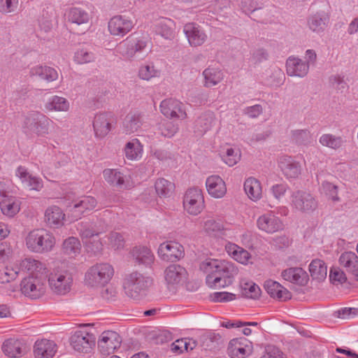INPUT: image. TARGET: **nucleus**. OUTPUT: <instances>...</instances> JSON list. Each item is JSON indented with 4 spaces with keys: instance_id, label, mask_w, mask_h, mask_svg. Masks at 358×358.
Listing matches in <instances>:
<instances>
[{
    "instance_id": "obj_1",
    "label": "nucleus",
    "mask_w": 358,
    "mask_h": 358,
    "mask_svg": "<svg viewBox=\"0 0 358 358\" xmlns=\"http://www.w3.org/2000/svg\"><path fill=\"white\" fill-rule=\"evenodd\" d=\"M200 268L207 274V285L213 288H221L231 285L238 274V269L234 264L220 259H206L200 264Z\"/></svg>"
},
{
    "instance_id": "obj_2",
    "label": "nucleus",
    "mask_w": 358,
    "mask_h": 358,
    "mask_svg": "<svg viewBox=\"0 0 358 358\" xmlns=\"http://www.w3.org/2000/svg\"><path fill=\"white\" fill-rule=\"evenodd\" d=\"M153 284V279L138 271H132L125 275L122 288L124 294L129 298L140 300L147 295Z\"/></svg>"
},
{
    "instance_id": "obj_3",
    "label": "nucleus",
    "mask_w": 358,
    "mask_h": 358,
    "mask_svg": "<svg viewBox=\"0 0 358 358\" xmlns=\"http://www.w3.org/2000/svg\"><path fill=\"white\" fill-rule=\"evenodd\" d=\"M24 244L29 252L43 254L54 249L56 238L50 231L43 228H37L27 234L24 237Z\"/></svg>"
},
{
    "instance_id": "obj_4",
    "label": "nucleus",
    "mask_w": 358,
    "mask_h": 358,
    "mask_svg": "<svg viewBox=\"0 0 358 358\" xmlns=\"http://www.w3.org/2000/svg\"><path fill=\"white\" fill-rule=\"evenodd\" d=\"M73 283L72 273L59 266L55 268L48 277L49 287L56 295L67 294L71 290Z\"/></svg>"
},
{
    "instance_id": "obj_5",
    "label": "nucleus",
    "mask_w": 358,
    "mask_h": 358,
    "mask_svg": "<svg viewBox=\"0 0 358 358\" xmlns=\"http://www.w3.org/2000/svg\"><path fill=\"white\" fill-rule=\"evenodd\" d=\"M46 278L47 275L24 278L20 285L22 294L31 299L44 296L48 288Z\"/></svg>"
},
{
    "instance_id": "obj_6",
    "label": "nucleus",
    "mask_w": 358,
    "mask_h": 358,
    "mask_svg": "<svg viewBox=\"0 0 358 358\" xmlns=\"http://www.w3.org/2000/svg\"><path fill=\"white\" fill-rule=\"evenodd\" d=\"M113 266L106 262L96 263L91 266V289H102L113 279Z\"/></svg>"
},
{
    "instance_id": "obj_7",
    "label": "nucleus",
    "mask_w": 358,
    "mask_h": 358,
    "mask_svg": "<svg viewBox=\"0 0 358 358\" xmlns=\"http://www.w3.org/2000/svg\"><path fill=\"white\" fill-rule=\"evenodd\" d=\"M148 43L149 40L148 38L143 37L138 38L134 41L121 43L118 46V50L123 57L132 59L135 57H139L142 53L148 55L150 52V50H147Z\"/></svg>"
},
{
    "instance_id": "obj_8",
    "label": "nucleus",
    "mask_w": 358,
    "mask_h": 358,
    "mask_svg": "<svg viewBox=\"0 0 358 358\" xmlns=\"http://www.w3.org/2000/svg\"><path fill=\"white\" fill-rule=\"evenodd\" d=\"M52 121L45 115H29L23 122V127L28 131L38 136H45L50 133Z\"/></svg>"
},
{
    "instance_id": "obj_9",
    "label": "nucleus",
    "mask_w": 358,
    "mask_h": 358,
    "mask_svg": "<svg viewBox=\"0 0 358 358\" xmlns=\"http://www.w3.org/2000/svg\"><path fill=\"white\" fill-rule=\"evenodd\" d=\"M291 205L296 210L310 213L316 209L317 202L315 197L308 192L297 190L291 195Z\"/></svg>"
},
{
    "instance_id": "obj_10",
    "label": "nucleus",
    "mask_w": 358,
    "mask_h": 358,
    "mask_svg": "<svg viewBox=\"0 0 358 358\" xmlns=\"http://www.w3.org/2000/svg\"><path fill=\"white\" fill-rule=\"evenodd\" d=\"M185 210L190 215H197L204 208V198L202 191L199 188L189 189L184 196Z\"/></svg>"
},
{
    "instance_id": "obj_11",
    "label": "nucleus",
    "mask_w": 358,
    "mask_h": 358,
    "mask_svg": "<svg viewBox=\"0 0 358 358\" xmlns=\"http://www.w3.org/2000/svg\"><path fill=\"white\" fill-rule=\"evenodd\" d=\"M161 113L171 119L184 120L187 117L184 105L179 100L169 98L163 100L159 105Z\"/></svg>"
},
{
    "instance_id": "obj_12",
    "label": "nucleus",
    "mask_w": 358,
    "mask_h": 358,
    "mask_svg": "<svg viewBox=\"0 0 358 358\" xmlns=\"http://www.w3.org/2000/svg\"><path fill=\"white\" fill-rule=\"evenodd\" d=\"M157 253L163 261L176 262L183 257L184 248L178 242L166 241L159 245Z\"/></svg>"
},
{
    "instance_id": "obj_13",
    "label": "nucleus",
    "mask_w": 358,
    "mask_h": 358,
    "mask_svg": "<svg viewBox=\"0 0 358 358\" xmlns=\"http://www.w3.org/2000/svg\"><path fill=\"white\" fill-rule=\"evenodd\" d=\"M120 336L113 331H105L99 336L97 342L99 350L103 355H109L120 347Z\"/></svg>"
},
{
    "instance_id": "obj_14",
    "label": "nucleus",
    "mask_w": 358,
    "mask_h": 358,
    "mask_svg": "<svg viewBox=\"0 0 358 358\" xmlns=\"http://www.w3.org/2000/svg\"><path fill=\"white\" fill-rule=\"evenodd\" d=\"M15 175L20 180L24 188L28 190L40 192L43 187L42 179L32 175L24 166H18L15 171Z\"/></svg>"
},
{
    "instance_id": "obj_15",
    "label": "nucleus",
    "mask_w": 358,
    "mask_h": 358,
    "mask_svg": "<svg viewBox=\"0 0 358 358\" xmlns=\"http://www.w3.org/2000/svg\"><path fill=\"white\" fill-rule=\"evenodd\" d=\"M252 342L243 337L231 340L227 349L231 358H245L252 354Z\"/></svg>"
},
{
    "instance_id": "obj_16",
    "label": "nucleus",
    "mask_w": 358,
    "mask_h": 358,
    "mask_svg": "<svg viewBox=\"0 0 358 358\" xmlns=\"http://www.w3.org/2000/svg\"><path fill=\"white\" fill-rule=\"evenodd\" d=\"M72 348L80 353H86L90 348V329L88 324H83L70 338Z\"/></svg>"
},
{
    "instance_id": "obj_17",
    "label": "nucleus",
    "mask_w": 358,
    "mask_h": 358,
    "mask_svg": "<svg viewBox=\"0 0 358 358\" xmlns=\"http://www.w3.org/2000/svg\"><path fill=\"white\" fill-rule=\"evenodd\" d=\"M133 22L127 17L115 15L108 23V29L114 36L123 37L133 28Z\"/></svg>"
},
{
    "instance_id": "obj_18",
    "label": "nucleus",
    "mask_w": 358,
    "mask_h": 358,
    "mask_svg": "<svg viewBox=\"0 0 358 358\" xmlns=\"http://www.w3.org/2000/svg\"><path fill=\"white\" fill-rule=\"evenodd\" d=\"M183 32L192 47L201 46L207 39V35L203 29L196 23L185 24L183 27Z\"/></svg>"
},
{
    "instance_id": "obj_19",
    "label": "nucleus",
    "mask_w": 358,
    "mask_h": 358,
    "mask_svg": "<svg viewBox=\"0 0 358 358\" xmlns=\"http://www.w3.org/2000/svg\"><path fill=\"white\" fill-rule=\"evenodd\" d=\"M106 181L120 189H128L132 187L129 178L117 169H106L103 171Z\"/></svg>"
},
{
    "instance_id": "obj_20",
    "label": "nucleus",
    "mask_w": 358,
    "mask_h": 358,
    "mask_svg": "<svg viewBox=\"0 0 358 358\" xmlns=\"http://www.w3.org/2000/svg\"><path fill=\"white\" fill-rule=\"evenodd\" d=\"M29 76L32 79L45 81L49 83L58 79L59 73L53 67L47 65L36 64L29 69Z\"/></svg>"
},
{
    "instance_id": "obj_21",
    "label": "nucleus",
    "mask_w": 358,
    "mask_h": 358,
    "mask_svg": "<svg viewBox=\"0 0 358 358\" xmlns=\"http://www.w3.org/2000/svg\"><path fill=\"white\" fill-rule=\"evenodd\" d=\"M20 273L28 274V276H40L47 275L45 265L34 258H25L17 264Z\"/></svg>"
},
{
    "instance_id": "obj_22",
    "label": "nucleus",
    "mask_w": 358,
    "mask_h": 358,
    "mask_svg": "<svg viewBox=\"0 0 358 358\" xmlns=\"http://www.w3.org/2000/svg\"><path fill=\"white\" fill-rule=\"evenodd\" d=\"M278 164L284 176L289 180L297 178L301 173L300 163L290 156L280 157Z\"/></svg>"
},
{
    "instance_id": "obj_23",
    "label": "nucleus",
    "mask_w": 358,
    "mask_h": 358,
    "mask_svg": "<svg viewBox=\"0 0 358 358\" xmlns=\"http://www.w3.org/2000/svg\"><path fill=\"white\" fill-rule=\"evenodd\" d=\"M58 350L57 345L52 340L38 339L33 347L34 358H53Z\"/></svg>"
},
{
    "instance_id": "obj_24",
    "label": "nucleus",
    "mask_w": 358,
    "mask_h": 358,
    "mask_svg": "<svg viewBox=\"0 0 358 358\" xmlns=\"http://www.w3.org/2000/svg\"><path fill=\"white\" fill-rule=\"evenodd\" d=\"M186 270L178 264H171L164 270L165 282L169 289H175L184 280Z\"/></svg>"
},
{
    "instance_id": "obj_25",
    "label": "nucleus",
    "mask_w": 358,
    "mask_h": 358,
    "mask_svg": "<svg viewBox=\"0 0 358 358\" xmlns=\"http://www.w3.org/2000/svg\"><path fill=\"white\" fill-rule=\"evenodd\" d=\"M66 215L64 210L56 205L48 206L44 212V222L50 228L59 229L64 225Z\"/></svg>"
},
{
    "instance_id": "obj_26",
    "label": "nucleus",
    "mask_w": 358,
    "mask_h": 358,
    "mask_svg": "<svg viewBox=\"0 0 358 358\" xmlns=\"http://www.w3.org/2000/svg\"><path fill=\"white\" fill-rule=\"evenodd\" d=\"M330 15L328 10H320L309 15L307 25L310 30L317 34L324 32L329 22Z\"/></svg>"
},
{
    "instance_id": "obj_27",
    "label": "nucleus",
    "mask_w": 358,
    "mask_h": 358,
    "mask_svg": "<svg viewBox=\"0 0 358 358\" xmlns=\"http://www.w3.org/2000/svg\"><path fill=\"white\" fill-rule=\"evenodd\" d=\"M259 229L268 234H273L282 229L283 224L278 217L272 213L259 216L257 220Z\"/></svg>"
},
{
    "instance_id": "obj_28",
    "label": "nucleus",
    "mask_w": 358,
    "mask_h": 358,
    "mask_svg": "<svg viewBox=\"0 0 358 358\" xmlns=\"http://www.w3.org/2000/svg\"><path fill=\"white\" fill-rule=\"evenodd\" d=\"M286 71L289 76L304 78L309 72L308 64L299 57L290 56L286 61Z\"/></svg>"
},
{
    "instance_id": "obj_29",
    "label": "nucleus",
    "mask_w": 358,
    "mask_h": 358,
    "mask_svg": "<svg viewBox=\"0 0 358 358\" xmlns=\"http://www.w3.org/2000/svg\"><path fill=\"white\" fill-rule=\"evenodd\" d=\"M113 121V115L110 113H101L94 116L93 127L95 136L103 137L111 129V123Z\"/></svg>"
},
{
    "instance_id": "obj_30",
    "label": "nucleus",
    "mask_w": 358,
    "mask_h": 358,
    "mask_svg": "<svg viewBox=\"0 0 358 358\" xmlns=\"http://www.w3.org/2000/svg\"><path fill=\"white\" fill-rule=\"evenodd\" d=\"M22 202L13 196H4L0 201V211L8 218L15 217L21 210Z\"/></svg>"
},
{
    "instance_id": "obj_31",
    "label": "nucleus",
    "mask_w": 358,
    "mask_h": 358,
    "mask_svg": "<svg viewBox=\"0 0 358 358\" xmlns=\"http://www.w3.org/2000/svg\"><path fill=\"white\" fill-rule=\"evenodd\" d=\"M282 278L292 284L304 286L308 281V273L300 267H291L281 273Z\"/></svg>"
},
{
    "instance_id": "obj_32",
    "label": "nucleus",
    "mask_w": 358,
    "mask_h": 358,
    "mask_svg": "<svg viewBox=\"0 0 358 358\" xmlns=\"http://www.w3.org/2000/svg\"><path fill=\"white\" fill-rule=\"evenodd\" d=\"M206 189L208 194L216 199L222 198L227 192L224 181L219 176H210L206 181Z\"/></svg>"
},
{
    "instance_id": "obj_33",
    "label": "nucleus",
    "mask_w": 358,
    "mask_h": 358,
    "mask_svg": "<svg viewBox=\"0 0 358 358\" xmlns=\"http://www.w3.org/2000/svg\"><path fill=\"white\" fill-rule=\"evenodd\" d=\"M3 353L10 358H19L24 355V345L15 338L6 339L1 345Z\"/></svg>"
},
{
    "instance_id": "obj_34",
    "label": "nucleus",
    "mask_w": 358,
    "mask_h": 358,
    "mask_svg": "<svg viewBox=\"0 0 358 358\" xmlns=\"http://www.w3.org/2000/svg\"><path fill=\"white\" fill-rule=\"evenodd\" d=\"M225 250L233 259L240 264L248 265L251 263L252 256L250 252L235 243L227 242Z\"/></svg>"
},
{
    "instance_id": "obj_35",
    "label": "nucleus",
    "mask_w": 358,
    "mask_h": 358,
    "mask_svg": "<svg viewBox=\"0 0 358 358\" xmlns=\"http://www.w3.org/2000/svg\"><path fill=\"white\" fill-rule=\"evenodd\" d=\"M203 85L206 88H211L220 83L224 79V73L217 66H209L203 71Z\"/></svg>"
},
{
    "instance_id": "obj_36",
    "label": "nucleus",
    "mask_w": 358,
    "mask_h": 358,
    "mask_svg": "<svg viewBox=\"0 0 358 358\" xmlns=\"http://www.w3.org/2000/svg\"><path fill=\"white\" fill-rule=\"evenodd\" d=\"M215 123V115L213 112H206L201 114L195 121L194 131L197 135H203L211 129Z\"/></svg>"
},
{
    "instance_id": "obj_37",
    "label": "nucleus",
    "mask_w": 358,
    "mask_h": 358,
    "mask_svg": "<svg viewBox=\"0 0 358 358\" xmlns=\"http://www.w3.org/2000/svg\"><path fill=\"white\" fill-rule=\"evenodd\" d=\"M264 288L267 293L273 298L286 301L291 298L290 292L279 282L268 280L264 282Z\"/></svg>"
},
{
    "instance_id": "obj_38",
    "label": "nucleus",
    "mask_w": 358,
    "mask_h": 358,
    "mask_svg": "<svg viewBox=\"0 0 358 358\" xmlns=\"http://www.w3.org/2000/svg\"><path fill=\"white\" fill-rule=\"evenodd\" d=\"M123 152L128 160L138 161L143 157V145L138 138H133L125 144Z\"/></svg>"
},
{
    "instance_id": "obj_39",
    "label": "nucleus",
    "mask_w": 358,
    "mask_h": 358,
    "mask_svg": "<svg viewBox=\"0 0 358 358\" xmlns=\"http://www.w3.org/2000/svg\"><path fill=\"white\" fill-rule=\"evenodd\" d=\"M142 124L141 114L136 111L129 112L122 122V129L126 134H131L137 131Z\"/></svg>"
},
{
    "instance_id": "obj_40",
    "label": "nucleus",
    "mask_w": 358,
    "mask_h": 358,
    "mask_svg": "<svg viewBox=\"0 0 358 358\" xmlns=\"http://www.w3.org/2000/svg\"><path fill=\"white\" fill-rule=\"evenodd\" d=\"M175 23L169 18H162L155 25V32L166 40H172L175 37Z\"/></svg>"
},
{
    "instance_id": "obj_41",
    "label": "nucleus",
    "mask_w": 358,
    "mask_h": 358,
    "mask_svg": "<svg viewBox=\"0 0 358 358\" xmlns=\"http://www.w3.org/2000/svg\"><path fill=\"white\" fill-rule=\"evenodd\" d=\"M44 108L48 112H67L70 108V103L64 97L54 95L45 103Z\"/></svg>"
},
{
    "instance_id": "obj_42",
    "label": "nucleus",
    "mask_w": 358,
    "mask_h": 358,
    "mask_svg": "<svg viewBox=\"0 0 358 358\" xmlns=\"http://www.w3.org/2000/svg\"><path fill=\"white\" fill-rule=\"evenodd\" d=\"M220 156L227 165L233 166L240 161L241 155L239 149L226 145L221 148Z\"/></svg>"
},
{
    "instance_id": "obj_43",
    "label": "nucleus",
    "mask_w": 358,
    "mask_h": 358,
    "mask_svg": "<svg viewBox=\"0 0 358 358\" xmlns=\"http://www.w3.org/2000/svg\"><path fill=\"white\" fill-rule=\"evenodd\" d=\"M244 190L248 197L257 201L262 198V188L260 182L252 177L248 178L244 182Z\"/></svg>"
},
{
    "instance_id": "obj_44",
    "label": "nucleus",
    "mask_w": 358,
    "mask_h": 358,
    "mask_svg": "<svg viewBox=\"0 0 358 358\" xmlns=\"http://www.w3.org/2000/svg\"><path fill=\"white\" fill-rule=\"evenodd\" d=\"M202 230L209 236L217 237L226 234V229L222 224L213 219H208L203 222Z\"/></svg>"
},
{
    "instance_id": "obj_45",
    "label": "nucleus",
    "mask_w": 358,
    "mask_h": 358,
    "mask_svg": "<svg viewBox=\"0 0 358 358\" xmlns=\"http://www.w3.org/2000/svg\"><path fill=\"white\" fill-rule=\"evenodd\" d=\"M62 250L64 255L76 258L81 252L80 242L76 237H69L63 241Z\"/></svg>"
},
{
    "instance_id": "obj_46",
    "label": "nucleus",
    "mask_w": 358,
    "mask_h": 358,
    "mask_svg": "<svg viewBox=\"0 0 358 358\" xmlns=\"http://www.w3.org/2000/svg\"><path fill=\"white\" fill-rule=\"evenodd\" d=\"M132 255L139 264L145 266L151 265L155 259L150 249L145 246L135 247L132 250Z\"/></svg>"
},
{
    "instance_id": "obj_47",
    "label": "nucleus",
    "mask_w": 358,
    "mask_h": 358,
    "mask_svg": "<svg viewBox=\"0 0 358 358\" xmlns=\"http://www.w3.org/2000/svg\"><path fill=\"white\" fill-rule=\"evenodd\" d=\"M339 263L353 274L358 268V257L353 252H345L340 256Z\"/></svg>"
},
{
    "instance_id": "obj_48",
    "label": "nucleus",
    "mask_w": 358,
    "mask_h": 358,
    "mask_svg": "<svg viewBox=\"0 0 358 358\" xmlns=\"http://www.w3.org/2000/svg\"><path fill=\"white\" fill-rule=\"evenodd\" d=\"M160 76V71L157 69L152 62L141 65L138 70V77L143 80L150 81Z\"/></svg>"
},
{
    "instance_id": "obj_49",
    "label": "nucleus",
    "mask_w": 358,
    "mask_h": 358,
    "mask_svg": "<svg viewBox=\"0 0 358 358\" xmlns=\"http://www.w3.org/2000/svg\"><path fill=\"white\" fill-rule=\"evenodd\" d=\"M309 271L314 279L322 280L326 278L327 275V266L324 261L313 259L309 265Z\"/></svg>"
},
{
    "instance_id": "obj_50",
    "label": "nucleus",
    "mask_w": 358,
    "mask_h": 358,
    "mask_svg": "<svg viewBox=\"0 0 358 358\" xmlns=\"http://www.w3.org/2000/svg\"><path fill=\"white\" fill-rule=\"evenodd\" d=\"M20 274L17 265L6 266L0 269V283L8 284L15 281Z\"/></svg>"
},
{
    "instance_id": "obj_51",
    "label": "nucleus",
    "mask_w": 358,
    "mask_h": 358,
    "mask_svg": "<svg viewBox=\"0 0 358 358\" xmlns=\"http://www.w3.org/2000/svg\"><path fill=\"white\" fill-rule=\"evenodd\" d=\"M319 142L322 145L334 150L340 148L343 144L341 136H336L331 134H322L320 137Z\"/></svg>"
},
{
    "instance_id": "obj_52",
    "label": "nucleus",
    "mask_w": 358,
    "mask_h": 358,
    "mask_svg": "<svg viewBox=\"0 0 358 358\" xmlns=\"http://www.w3.org/2000/svg\"><path fill=\"white\" fill-rule=\"evenodd\" d=\"M68 20L73 23L78 24L86 23L88 21V15L86 12L78 8H71L66 13Z\"/></svg>"
},
{
    "instance_id": "obj_53",
    "label": "nucleus",
    "mask_w": 358,
    "mask_h": 358,
    "mask_svg": "<svg viewBox=\"0 0 358 358\" xmlns=\"http://www.w3.org/2000/svg\"><path fill=\"white\" fill-rule=\"evenodd\" d=\"M285 79L283 71L279 68H273L266 78V84L272 87L281 85Z\"/></svg>"
},
{
    "instance_id": "obj_54",
    "label": "nucleus",
    "mask_w": 358,
    "mask_h": 358,
    "mask_svg": "<svg viewBox=\"0 0 358 358\" xmlns=\"http://www.w3.org/2000/svg\"><path fill=\"white\" fill-rule=\"evenodd\" d=\"M242 294L249 299H256L260 295V288L252 281L241 283Z\"/></svg>"
},
{
    "instance_id": "obj_55",
    "label": "nucleus",
    "mask_w": 358,
    "mask_h": 358,
    "mask_svg": "<svg viewBox=\"0 0 358 358\" xmlns=\"http://www.w3.org/2000/svg\"><path fill=\"white\" fill-rule=\"evenodd\" d=\"M155 187L158 195L167 196L172 192L173 184L164 178H159L155 182Z\"/></svg>"
},
{
    "instance_id": "obj_56",
    "label": "nucleus",
    "mask_w": 358,
    "mask_h": 358,
    "mask_svg": "<svg viewBox=\"0 0 358 358\" xmlns=\"http://www.w3.org/2000/svg\"><path fill=\"white\" fill-rule=\"evenodd\" d=\"M322 194L328 196L331 200L337 201L339 200L338 196L337 186L328 181H322L320 187Z\"/></svg>"
},
{
    "instance_id": "obj_57",
    "label": "nucleus",
    "mask_w": 358,
    "mask_h": 358,
    "mask_svg": "<svg viewBox=\"0 0 358 358\" xmlns=\"http://www.w3.org/2000/svg\"><path fill=\"white\" fill-rule=\"evenodd\" d=\"M195 346L194 343H192V345L190 342H187L186 339H178L176 340L171 344V350L175 353H182L183 351H188L189 350H192Z\"/></svg>"
},
{
    "instance_id": "obj_58",
    "label": "nucleus",
    "mask_w": 358,
    "mask_h": 358,
    "mask_svg": "<svg viewBox=\"0 0 358 358\" xmlns=\"http://www.w3.org/2000/svg\"><path fill=\"white\" fill-rule=\"evenodd\" d=\"M88 201L81 200L76 202L70 208V212L74 220H78L81 217L82 214L87 209Z\"/></svg>"
},
{
    "instance_id": "obj_59",
    "label": "nucleus",
    "mask_w": 358,
    "mask_h": 358,
    "mask_svg": "<svg viewBox=\"0 0 358 358\" xmlns=\"http://www.w3.org/2000/svg\"><path fill=\"white\" fill-rule=\"evenodd\" d=\"M89 58L88 45H80L75 53L74 60L78 64H85L88 62Z\"/></svg>"
},
{
    "instance_id": "obj_60",
    "label": "nucleus",
    "mask_w": 358,
    "mask_h": 358,
    "mask_svg": "<svg viewBox=\"0 0 358 358\" xmlns=\"http://www.w3.org/2000/svg\"><path fill=\"white\" fill-rule=\"evenodd\" d=\"M18 4L19 0H0V12L3 14L14 13Z\"/></svg>"
},
{
    "instance_id": "obj_61",
    "label": "nucleus",
    "mask_w": 358,
    "mask_h": 358,
    "mask_svg": "<svg viewBox=\"0 0 358 358\" xmlns=\"http://www.w3.org/2000/svg\"><path fill=\"white\" fill-rule=\"evenodd\" d=\"M159 130L164 137L171 138L177 133L178 127L171 122H166L159 127Z\"/></svg>"
},
{
    "instance_id": "obj_62",
    "label": "nucleus",
    "mask_w": 358,
    "mask_h": 358,
    "mask_svg": "<svg viewBox=\"0 0 358 358\" xmlns=\"http://www.w3.org/2000/svg\"><path fill=\"white\" fill-rule=\"evenodd\" d=\"M235 299V294L227 292H217L210 294V299L214 302H228Z\"/></svg>"
},
{
    "instance_id": "obj_63",
    "label": "nucleus",
    "mask_w": 358,
    "mask_h": 358,
    "mask_svg": "<svg viewBox=\"0 0 358 358\" xmlns=\"http://www.w3.org/2000/svg\"><path fill=\"white\" fill-rule=\"evenodd\" d=\"M282 352L277 347L268 345L265 348V352L260 358H282Z\"/></svg>"
},
{
    "instance_id": "obj_64",
    "label": "nucleus",
    "mask_w": 358,
    "mask_h": 358,
    "mask_svg": "<svg viewBox=\"0 0 358 358\" xmlns=\"http://www.w3.org/2000/svg\"><path fill=\"white\" fill-rule=\"evenodd\" d=\"M330 279L334 283L343 284L347 280L345 273L338 268H333L330 270Z\"/></svg>"
}]
</instances>
